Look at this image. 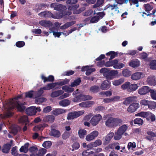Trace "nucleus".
<instances>
[{"label": "nucleus", "instance_id": "obj_36", "mask_svg": "<svg viewBox=\"0 0 156 156\" xmlns=\"http://www.w3.org/2000/svg\"><path fill=\"white\" fill-rule=\"evenodd\" d=\"M70 104V101L68 99H64L60 101L59 102V105L63 107L67 106Z\"/></svg>", "mask_w": 156, "mask_h": 156}, {"label": "nucleus", "instance_id": "obj_42", "mask_svg": "<svg viewBox=\"0 0 156 156\" xmlns=\"http://www.w3.org/2000/svg\"><path fill=\"white\" fill-rule=\"evenodd\" d=\"M35 103L37 104H40L46 101V99L43 97L35 98Z\"/></svg>", "mask_w": 156, "mask_h": 156}, {"label": "nucleus", "instance_id": "obj_40", "mask_svg": "<svg viewBox=\"0 0 156 156\" xmlns=\"http://www.w3.org/2000/svg\"><path fill=\"white\" fill-rule=\"evenodd\" d=\"M39 23L42 26L45 27H49L52 24L51 22L46 20L41 21H40Z\"/></svg>", "mask_w": 156, "mask_h": 156}, {"label": "nucleus", "instance_id": "obj_5", "mask_svg": "<svg viewBox=\"0 0 156 156\" xmlns=\"http://www.w3.org/2000/svg\"><path fill=\"white\" fill-rule=\"evenodd\" d=\"M98 131L96 130L93 131L86 136L85 139L87 141L93 140L98 136Z\"/></svg>", "mask_w": 156, "mask_h": 156}, {"label": "nucleus", "instance_id": "obj_50", "mask_svg": "<svg viewBox=\"0 0 156 156\" xmlns=\"http://www.w3.org/2000/svg\"><path fill=\"white\" fill-rule=\"evenodd\" d=\"M99 19V17L98 16H95L91 18L90 22H88V23H94L97 22Z\"/></svg>", "mask_w": 156, "mask_h": 156}, {"label": "nucleus", "instance_id": "obj_13", "mask_svg": "<svg viewBox=\"0 0 156 156\" xmlns=\"http://www.w3.org/2000/svg\"><path fill=\"white\" fill-rule=\"evenodd\" d=\"M109 71L106 68H103L101 69L100 71V73L103 74L104 76H105L106 78L108 80L112 79V77L108 75V72Z\"/></svg>", "mask_w": 156, "mask_h": 156}, {"label": "nucleus", "instance_id": "obj_8", "mask_svg": "<svg viewBox=\"0 0 156 156\" xmlns=\"http://www.w3.org/2000/svg\"><path fill=\"white\" fill-rule=\"evenodd\" d=\"M140 105L139 103H134L131 104L128 107L127 111L129 113H133L136 111L137 109L139 107Z\"/></svg>", "mask_w": 156, "mask_h": 156}, {"label": "nucleus", "instance_id": "obj_10", "mask_svg": "<svg viewBox=\"0 0 156 156\" xmlns=\"http://www.w3.org/2000/svg\"><path fill=\"white\" fill-rule=\"evenodd\" d=\"M144 75L142 73L136 72L131 75V78L133 80H136L144 77Z\"/></svg>", "mask_w": 156, "mask_h": 156}, {"label": "nucleus", "instance_id": "obj_37", "mask_svg": "<svg viewBox=\"0 0 156 156\" xmlns=\"http://www.w3.org/2000/svg\"><path fill=\"white\" fill-rule=\"evenodd\" d=\"M136 98V97H129L126 98L124 101L123 104L126 105H129L130 102L133 101L134 99Z\"/></svg>", "mask_w": 156, "mask_h": 156}, {"label": "nucleus", "instance_id": "obj_31", "mask_svg": "<svg viewBox=\"0 0 156 156\" xmlns=\"http://www.w3.org/2000/svg\"><path fill=\"white\" fill-rule=\"evenodd\" d=\"M48 125L46 124H44L42 125H38L35 126L33 129L34 131H41L43 130L44 128L47 126Z\"/></svg>", "mask_w": 156, "mask_h": 156}, {"label": "nucleus", "instance_id": "obj_16", "mask_svg": "<svg viewBox=\"0 0 156 156\" xmlns=\"http://www.w3.org/2000/svg\"><path fill=\"white\" fill-rule=\"evenodd\" d=\"M94 102L93 101H88L80 103L79 105L80 106L84 108H87L90 107L91 105L94 104Z\"/></svg>", "mask_w": 156, "mask_h": 156}, {"label": "nucleus", "instance_id": "obj_28", "mask_svg": "<svg viewBox=\"0 0 156 156\" xmlns=\"http://www.w3.org/2000/svg\"><path fill=\"white\" fill-rule=\"evenodd\" d=\"M147 82L150 85L153 86L156 85V80L154 76H149L147 78Z\"/></svg>", "mask_w": 156, "mask_h": 156}, {"label": "nucleus", "instance_id": "obj_57", "mask_svg": "<svg viewBox=\"0 0 156 156\" xmlns=\"http://www.w3.org/2000/svg\"><path fill=\"white\" fill-rule=\"evenodd\" d=\"M140 103L141 106H148V105L150 103V101L144 99L141 100L140 101Z\"/></svg>", "mask_w": 156, "mask_h": 156}, {"label": "nucleus", "instance_id": "obj_62", "mask_svg": "<svg viewBox=\"0 0 156 156\" xmlns=\"http://www.w3.org/2000/svg\"><path fill=\"white\" fill-rule=\"evenodd\" d=\"M115 52L113 51H110L106 54V55L107 56H110V60H111L114 58L115 56Z\"/></svg>", "mask_w": 156, "mask_h": 156}, {"label": "nucleus", "instance_id": "obj_21", "mask_svg": "<svg viewBox=\"0 0 156 156\" xmlns=\"http://www.w3.org/2000/svg\"><path fill=\"white\" fill-rule=\"evenodd\" d=\"M41 78L43 80L44 82H53L54 80V77L52 75H49L48 77H45L44 75L41 76Z\"/></svg>", "mask_w": 156, "mask_h": 156}, {"label": "nucleus", "instance_id": "obj_43", "mask_svg": "<svg viewBox=\"0 0 156 156\" xmlns=\"http://www.w3.org/2000/svg\"><path fill=\"white\" fill-rule=\"evenodd\" d=\"M81 82L80 79L78 78L72 82L70 86L71 87H75L79 85Z\"/></svg>", "mask_w": 156, "mask_h": 156}, {"label": "nucleus", "instance_id": "obj_60", "mask_svg": "<svg viewBox=\"0 0 156 156\" xmlns=\"http://www.w3.org/2000/svg\"><path fill=\"white\" fill-rule=\"evenodd\" d=\"M150 67L151 69H156V60L151 61L150 63Z\"/></svg>", "mask_w": 156, "mask_h": 156}, {"label": "nucleus", "instance_id": "obj_7", "mask_svg": "<svg viewBox=\"0 0 156 156\" xmlns=\"http://www.w3.org/2000/svg\"><path fill=\"white\" fill-rule=\"evenodd\" d=\"M41 17L44 18L51 17L53 18H59L61 16H53V14L49 11H44L38 14Z\"/></svg>", "mask_w": 156, "mask_h": 156}, {"label": "nucleus", "instance_id": "obj_55", "mask_svg": "<svg viewBox=\"0 0 156 156\" xmlns=\"http://www.w3.org/2000/svg\"><path fill=\"white\" fill-rule=\"evenodd\" d=\"M88 150H86L83 151L82 153L83 156H90L94 154V152L93 151L88 152Z\"/></svg>", "mask_w": 156, "mask_h": 156}, {"label": "nucleus", "instance_id": "obj_19", "mask_svg": "<svg viewBox=\"0 0 156 156\" xmlns=\"http://www.w3.org/2000/svg\"><path fill=\"white\" fill-rule=\"evenodd\" d=\"M140 64V62L137 59L132 60L129 63V65L133 68L138 67Z\"/></svg>", "mask_w": 156, "mask_h": 156}, {"label": "nucleus", "instance_id": "obj_32", "mask_svg": "<svg viewBox=\"0 0 156 156\" xmlns=\"http://www.w3.org/2000/svg\"><path fill=\"white\" fill-rule=\"evenodd\" d=\"M29 144L27 143L23 145L22 146L20 149V151L21 152L27 153L28 150V147Z\"/></svg>", "mask_w": 156, "mask_h": 156}, {"label": "nucleus", "instance_id": "obj_56", "mask_svg": "<svg viewBox=\"0 0 156 156\" xmlns=\"http://www.w3.org/2000/svg\"><path fill=\"white\" fill-rule=\"evenodd\" d=\"M134 123L135 124H138L139 125H141L143 124V121L140 118H137L134 120Z\"/></svg>", "mask_w": 156, "mask_h": 156}, {"label": "nucleus", "instance_id": "obj_23", "mask_svg": "<svg viewBox=\"0 0 156 156\" xmlns=\"http://www.w3.org/2000/svg\"><path fill=\"white\" fill-rule=\"evenodd\" d=\"M64 91L62 90L54 91L51 94V96L52 98L56 97L62 95Z\"/></svg>", "mask_w": 156, "mask_h": 156}, {"label": "nucleus", "instance_id": "obj_30", "mask_svg": "<svg viewBox=\"0 0 156 156\" xmlns=\"http://www.w3.org/2000/svg\"><path fill=\"white\" fill-rule=\"evenodd\" d=\"M138 86L137 84L135 83L131 84L130 82H129L128 92H132L135 91L138 89Z\"/></svg>", "mask_w": 156, "mask_h": 156}, {"label": "nucleus", "instance_id": "obj_63", "mask_svg": "<svg viewBox=\"0 0 156 156\" xmlns=\"http://www.w3.org/2000/svg\"><path fill=\"white\" fill-rule=\"evenodd\" d=\"M99 90V87L98 86H94L91 87L90 89L91 91L93 92H96L98 91Z\"/></svg>", "mask_w": 156, "mask_h": 156}, {"label": "nucleus", "instance_id": "obj_27", "mask_svg": "<svg viewBox=\"0 0 156 156\" xmlns=\"http://www.w3.org/2000/svg\"><path fill=\"white\" fill-rule=\"evenodd\" d=\"M50 134L54 137H58L61 135V133L59 131L52 129H51Z\"/></svg>", "mask_w": 156, "mask_h": 156}, {"label": "nucleus", "instance_id": "obj_61", "mask_svg": "<svg viewBox=\"0 0 156 156\" xmlns=\"http://www.w3.org/2000/svg\"><path fill=\"white\" fill-rule=\"evenodd\" d=\"M115 126H117L119 123H122V120L120 119L113 118Z\"/></svg>", "mask_w": 156, "mask_h": 156}, {"label": "nucleus", "instance_id": "obj_51", "mask_svg": "<svg viewBox=\"0 0 156 156\" xmlns=\"http://www.w3.org/2000/svg\"><path fill=\"white\" fill-rule=\"evenodd\" d=\"M71 132L65 131L62 134V138L64 140H66L69 138L70 136Z\"/></svg>", "mask_w": 156, "mask_h": 156}, {"label": "nucleus", "instance_id": "obj_4", "mask_svg": "<svg viewBox=\"0 0 156 156\" xmlns=\"http://www.w3.org/2000/svg\"><path fill=\"white\" fill-rule=\"evenodd\" d=\"M41 109L39 107H36L34 106L29 107L26 109V112L27 114L32 115L36 114L37 112H40Z\"/></svg>", "mask_w": 156, "mask_h": 156}, {"label": "nucleus", "instance_id": "obj_35", "mask_svg": "<svg viewBox=\"0 0 156 156\" xmlns=\"http://www.w3.org/2000/svg\"><path fill=\"white\" fill-rule=\"evenodd\" d=\"M66 111L62 109L58 108L52 111V114L55 115H58L65 112Z\"/></svg>", "mask_w": 156, "mask_h": 156}, {"label": "nucleus", "instance_id": "obj_12", "mask_svg": "<svg viewBox=\"0 0 156 156\" xmlns=\"http://www.w3.org/2000/svg\"><path fill=\"white\" fill-rule=\"evenodd\" d=\"M151 89L147 86L143 87L138 90V93L140 95H144L151 91Z\"/></svg>", "mask_w": 156, "mask_h": 156}, {"label": "nucleus", "instance_id": "obj_24", "mask_svg": "<svg viewBox=\"0 0 156 156\" xmlns=\"http://www.w3.org/2000/svg\"><path fill=\"white\" fill-rule=\"evenodd\" d=\"M113 118H109L105 122V125L109 127H115L114 124Z\"/></svg>", "mask_w": 156, "mask_h": 156}, {"label": "nucleus", "instance_id": "obj_11", "mask_svg": "<svg viewBox=\"0 0 156 156\" xmlns=\"http://www.w3.org/2000/svg\"><path fill=\"white\" fill-rule=\"evenodd\" d=\"M81 71H86V75L89 76L90 75L92 72L94 71L95 69L94 68H92L90 66H85L82 67Z\"/></svg>", "mask_w": 156, "mask_h": 156}, {"label": "nucleus", "instance_id": "obj_41", "mask_svg": "<svg viewBox=\"0 0 156 156\" xmlns=\"http://www.w3.org/2000/svg\"><path fill=\"white\" fill-rule=\"evenodd\" d=\"M62 89L65 92H72L74 90L73 88L70 87L68 86H63L62 87Z\"/></svg>", "mask_w": 156, "mask_h": 156}, {"label": "nucleus", "instance_id": "obj_53", "mask_svg": "<svg viewBox=\"0 0 156 156\" xmlns=\"http://www.w3.org/2000/svg\"><path fill=\"white\" fill-rule=\"evenodd\" d=\"M129 85V82H126L123 84L121 86L123 90H126L128 91V88Z\"/></svg>", "mask_w": 156, "mask_h": 156}, {"label": "nucleus", "instance_id": "obj_9", "mask_svg": "<svg viewBox=\"0 0 156 156\" xmlns=\"http://www.w3.org/2000/svg\"><path fill=\"white\" fill-rule=\"evenodd\" d=\"M51 7L54 8V9L56 10H63L66 8L65 6L57 3H52L51 5Z\"/></svg>", "mask_w": 156, "mask_h": 156}, {"label": "nucleus", "instance_id": "obj_38", "mask_svg": "<svg viewBox=\"0 0 156 156\" xmlns=\"http://www.w3.org/2000/svg\"><path fill=\"white\" fill-rule=\"evenodd\" d=\"M75 23V21H73L71 22H67L64 25L60 27V29H66L69 27L73 25Z\"/></svg>", "mask_w": 156, "mask_h": 156}, {"label": "nucleus", "instance_id": "obj_6", "mask_svg": "<svg viewBox=\"0 0 156 156\" xmlns=\"http://www.w3.org/2000/svg\"><path fill=\"white\" fill-rule=\"evenodd\" d=\"M102 119L101 116L98 114L93 117L90 121V122L92 126H94L99 123Z\"/></svg>", "mask_w": 156, "mask_h": 156}, {"label": "nucleus", "instance_id": "obj_18", "mask_svg": "<svg viewBox=\"0 0 156 156\" xmlns=\"http://www.w3.org/2000/svg\"><path fill=\"white\" fill-rule=\"evenodd\" d=\"M150 115H151L150 112H142L136 114L135 115V116H140L143 118H146L147 119L148 116Z\"/></svg>", "mask_w": 156, "mask_h": 156}, {"label": "nucleus", "instance_id": "obj_26", "mask_svg": "<svg viewBox=\"0 0 156 156\" xmlns=\"http://www.w3.org/2000/svg\"><path fill=\"white\" fill-rule=\"evenodd\" d=\"M12 140L11 141V144H7L3 146L2 149V151L3 152L5 153H8L10 149L11 145L12 144Z\"/></svg>", "mask_w": 156, "mask_h": 156}, {"label": "nucleus", "instance_id": "obj_45", "mask_svg": "<svg viewBox=\"0 0 156 156\" xmlns=\"http://www.w3.org/2000/svg\"><path fill=\"white\" fill-rule=\"evenodd\" d=\"M19 122L20 123H25L26 125H27V123L29 122L27 117L26 116L21 117L19 120Z\"/></svg>", "mask_w": 156, "mask_h": 156}, {"label": "nucleus", "instance_id": "obj_29", "mask_svg": "<svg viewBox=\"0 0 156 156\" xmlns=\"http://www.w3.org/2000/svg\"><path fill=\"white\" fill-rule=\"evenodd\" d=\"M79 137L81 139H83L87 134V131L83 129L80 128L78 132Z\"/></svg>", "mask_w": 156, "mask_h": 156}, {"label": "nucleus", "instance_id": "obj_44", "mask_svg": "<svg viewBox=\"0 0 156 156\" xmlns=\"http://www.w3.org/2000/svg\"><path fill=\"white\" fill-rule=\"evenodd\" d=\"M104 2V0H97L96 3L93 5V8H96L102 5Z\"/></svg>", "mask_w": 156, "mask_h": 156}, {"label": "nucleus", "instance_id": "obj_48", "mask_svg": "<svg viewBox=\"0 0 156 156\" xmlns=\"http://www.w3.org/2000/svg\"><path fill=\"white\" fill-rule=\"evenodd\" d=\"M108 75L112 77V79H113L112 76H117L118 74V72L117 70H113L111 71H109L108 72Z\"/></svg>", "mask_w": 156, "mask_h": 156}, {"label": "nucleus", "instance_id": "obj_25", "mask_svg": "<svg viewBox=\"0 0 156 156\" xmlns=\"http://www.w3.org/2000/svg\"><path fill=\"white\" fill-rule=\"evenodd\" d=\"M54 116L48 115L44 117L43 119V121L45 122L52 123L54 122Z\"/></svg>", "mask_w": 156, "mask_h": 156}, {"label": "nucleus", "instance_id": "obj_34", "mask_svg": "<svg viewBox=\"0 0 156 156\" xmlns=\"http://www.w3.org/2000/svg\"><path fill=\"white\" fill-rule=\"evenodd\" d=\"M122 74L125 77H128L131 75V72L128 69H125L122 70Z\"/></svg>", "mask_w": 156, "mask_h": 156}, {"label": "nucleus", "instance_id": "obj_20", "mask_svg": "<svg viewBox=\"0 0 156 156\" xmlns=\"http://www.w3.org/2000/svg\"><path fill=\"white\" fill-rule=\"evenodd\" d=\"M127 147L129 151L130 152H132L135 150L134 149L136 147V144L134 142H129L128 143Z\"/></svg>", "mask_w": 156, "mask_h": 156}, {"label": "nucleus", "instance_id": "obj_64", "mask_svg": "<svg viewBox=\"0 0 156 156\" xmlns=\"http://www.w3.org/2000/svg\"><path fill=\"white\" fill-rule=\"evenodd\" d=\"M151 96V98L154 100H156V90H151L150 91Z\"/></svg>", "mask_w": 156, "mask_h": 156}, {"label": "nucleus", "instance_id": "obj_49", "mask_svg": "<svg viewBox=\"0 0 156 156\" xmlns=\"http://www.w3.org/2000/svg\"><path fill=\"white\" fill-rule=\"evenodd\" d=\"M70 80L69 79H65L60 82H56L57 85L62 86L68 84Z\"/></svg>", "mask_w": 156, "mask_h": 156}, {"label": "nucleus", "instance_id": "obj_17", "mask_svg": "<svg viewBox=\"0 0 156 156\" xmlns=\"http://www.w3.org/2000/svg\"><path fill=\"white\" fill-rule=\"evenodd\" d=\"M111 86V83L108 80L104 81L101 85V88L103 90H107Z\"/></svg>", "mask_w": 156, "mask_h": 156}, {"label": "nucleus", "instance_id": "obj_33", "mask_svg": "<svg viewBox=\"0 0 156 156\" xmlns=\"http://www.w3.org/2000/svg\"><path fill=\"white\" fill-rule=\"evenodd\" d=\"M57 86L56 83H50L44 87V90H49L52 89Z\"/></svg>", "mask_w": 156, "mask_h": 156}, {"label": "nucleus", "instance_id": "obj_54", "mask_svg": "<svg viewBox=\"0 0 156 156\" xmlns=\"http://www.w3.org/2000/svg\"><path fill=\"white\" fill-rule=\"evenodd\" d=\"M73 112L74 114V117L75 118L83 114L84 113V111L83 110H82L78 112Z\"/></svg>", "mask_w": 156, "mask_h": 156}, {"label": "nucleus", "instance_id": "obj_3", "mask_svg": "<svg viewBox=\"0 0 156 156\" xmlns=\"http://www.w3.org/2000/svg\"><path fill=\"white\" fill-rule=\"evenodd\" d=\"M92 98L89 95L80 94L73 99L72 101L74 102H79L82 101L90 100Z\"/></svg>", "mask_w": 156, "mask_h": 156}, {"label": "nucleus", "instance_id": "obj_52", "mask_svg": "<svg viewBox=\"0 0 156 156\" xmlns=\"http://www.w3.org/2000/svg\"><path fill=\"white\" fill-rule=\"evenodd\" d=\"M35 92L33 91H30L25 94V96L27 97L35 98Z\"/></svg>", "mask_w": 156, "mask_h": 156}, {"label": "nucleus", "instance_id": "obj_39", "mask_svg": "<svg viewBox=\"0 0 156 156\" xmlns=\"http://www.w3.org/2000/svg\"><path fill=\"white\" fill-rule=\"evenodd\" d=\"M71 14V12H68L67 13H66V14H64V13H63V12L62 13H60V12H57L56 13H55L54 15L53 14V16H61V17L59 18H56V19H59L63 17V16H67L68 15H70Z\"/></svg>", "mask_w": 156, "mask_h": 156}, {"label": "nucleus", "instance_id": "obj_2", "mask_svg": "<svg viewBox=\"0 0 156 156\" xmlns=\"http://www.w3.org/2000/svg\"><path fill=\"white\" fill-rule=\"evenodd\" d=\"M128 126L127 125L124 124L122 125L115 132L114 138L115 140H120L122 137V135L127 130Z\"/></svg>", "mask_w": 156, "mask_h": 156}, {"label": "nucleus", "instance_id": "obj_59", "mask_svg": "<svg viewBox=\"0 0 156 156\" xmlns=\"http://www.w3.org/2000/svg\"><path fill=\"white\" fill-rule=\"evenodd\" d=\"M44 87L41 88L37 92H35V98H36L38 96H41L43 93Z\"/></svg>", "mask_w": 156, "mask_h": 156}, {"label": "nucleus", "instance_id": "obj_47", "mask_svg": "<svg viewBox=\"0 0 156 156\" xmlns=\"http://www.w3.org/2000/svg\"><path fill=\"white\" fill-rule=\"evenodd\" d=\"M47 151L46 149L44 148H42L38 151L37 153L38 156H44V154H46Z\"/></svg>", "mask_w": 156, "mask_h": 156}, {"label": "nucleus", "instance_id": "obj_15", "mask_svg": "<svg viewBox=\"0 0 156 156\" xmlns=\"http://www.w3.org/2000/svg\"><path fill=\"white\" fill-rule=\"evenodd\" d=\"M124 79L123 78L118 80H112V84L115 86L117 87L122 84L124 82Z\"/></svg>", "mask_w": 156, "mask_h": 156}, {"label": "nucleus", "instance_id": "obj_22", "mask_svg": "<svg viewBox=\"0 0 156 156\" xmlns=\"http://www.w3.org/2000/svg\"><path fill=\"white\" fill-rule=\"evenodd\" d=\"M115 134L113 132H110L105 137V144H108L112 138Z\"/></svg>", "mask_w": 156, "mask_h": 156}, {"label": "nucleus", "instance_id": "obj_1", "mask_svg": "<svg viewBox=\"0 0 156 156\" xmlns=\"http://www.w3.org/2000/svg\"><path fill=\"white\" fill-rule=\"evenodd\" d=\"M21 95L18 96L10 100L3 105L4 108L5 110V116H11L12 115V113L10 110L14 108L15 107H16L17 110L20 112L25 109V107L24 105L25 103H24L23 104H21L18 101L19 99L21 98Z\"/></svg>", "mask_w": 156, "mask_h": 156}, {"label": "nucleus", "instance_id": "obj_46", "mask_svg": "<svg viewBox=\"0 0 156 156\" xmlns=\"http://www.w3.org/2000/svg\"><path fill=\"white\" fill-rule=\"evenodd\" d=\"M51 145L52 143L51 141H47L44 142L42 144V146L45 148L48 149L50 148Z\"/></svg>", "mask_w": 156, "mask_h": 156}, {"label": "nucleus", "instance_id": "obj_14", "mask_svg": "<svg viewBox=\"0 0 156 156\" xmlns=\"http://www.w3.org/2000/svg\"><path fill=\"white\" fill-rule=\"evenodd\" d=\"M101 144V140L98 139L96 140L94 142H92L89 144L87 145V147L88 148H91L99 146Z\"/></svg>", "mask_w": 156, "mask_h": 156}, {"label": "nucleus", "instance_id": "obj_58", "mask_svg": "<svg viewBox=\"0 0 156 156\" xmlns=\"http://www.w3.org/2000/svg\"><path fill=\"white\" fill-rule=\"evenodd\" d=\"M148 107L150 109H154L156 107V103L154 101H150Z\"/></svg>", "mask_w": 156, "mask_h": 156}]
</instances>
